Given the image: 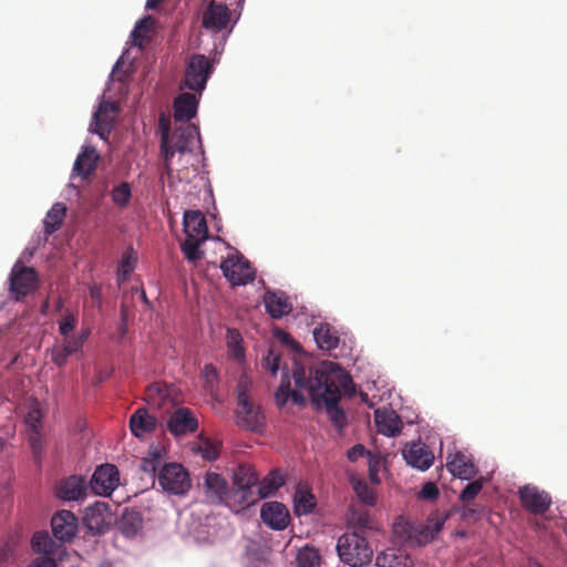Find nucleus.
<instances>
[{
	"instance_id": "obj_1",
	"label": "nucleus",
	"mask_w": 567,
	"mask_h": 567,
	"mask_svg": "<svg viewBox=\"0 0 567 567\" xmlns=\"http://www.w3.org/2000/svg\"><path fill=\"white\" fill-rule=\"evenodd\" d=\"M292 377L296 390H291L290 378L287 372L282 373L280 384L275 393L276 402L284 406L289 399L297 405H305L307 392L311 402L317 409L324 406L329 420L336 429L342 431L347 425V415L339 401L342 392L352 394L355 392L351 375L330 362L321 368H309L295 363Z\"/></svg>"
},
{
	"instance_id": "obj_2",
	"label": "nucleus",
	"mask_w": 567,
	"mask_h": 567,
	"mask_svg": "<svg viewBox=\"0 0 567 567\" xmlns=\"http://www.w3.org/2000/svg\"><path fill=\"white\" fill-rule=\"evenodd\" d=\"M183 226L186 239L181 249L188 261L195 262L203 258L199 246L208 238L206 218L199 210H188L184 214Z\"/></svg>"
},
{
	"instance_id": "obj_3",
	"label": "nucleus",
	"mask_w": 567,
	"mask_h": 567,
	"mask_svg": "<svg viewBox=\"0 0 567 567\" xmlns=\"http://www.w3.org/2000/svg\"><path fill=\"white\" fill-rule=\"evenodd\" d=\"M340 560L351 567H363L371 563L373 549L367 536L359 532H348L341 535L337 543Z\"/></svg>"
},
{
	"instance_id": "obj_4",
	"label": "nucleus",
	"mask_w": 567,
	"mask_h": 567,
	"mask_svg": "<svg viewBox=\"0 0 567 567\" xmlns=\"http://www.w3.org/2000/svg\"><path fill=\"white\" fill-rule=\"evenodd\" d=\"M249 381L246 377H241L238 381V395H237V423L239 426L258 432L264 425V415L260 412V408L254 404L247 394Z\"/></svg>"
},
{
	"instance_id": "obj_5",
	"label": "nucleus",
	"mask_w": 567,
	"mask_h": 567,
	"mask_svg": "<svg viewBox=\"0 0 567 567\" xmlns=\"http://www.w3.org/2000/svg\"><path fill=\"white\" fill-rule=\"evenodd\" d=\"M158 485L171 495L183 496L192 487L187 470L178 463L164 464L157 474Z\"/></svg>"
},
{
	"instance_id": "obj_6",
	"label": "nucleus",
	"mask_w": 567,
	"mask_h": 567,
	"mask_svg": "<svg viewBox=\"0 0 567 567\" xmlns=\"http://www.w3.org/2000/svg\"><path fill=\"white\" fill-rule=\"evenodd\" d=\"M161 151L164 157L165 165L168 166L171 159L176 152L185 153L190 151L194 142L195 127L187 126L181 131H176L172 136L169 135V126L161 124Z\"/></svg>"
},
{
	"instance_id": "obj_7",
	"label": "nucleus",
	"mask_w": 567,
	"mask_h": 567,
	"mask_svg": "<svg viewBox=\"0 0 567 567\" xmlns=\"http://www.w3.org/2000/svg\"><path fill=\"white\" fill-rule=\"evenodd\" d=\"M38 274L34 268L17 261L9 277V290L13 299L19 301L33 292L38 286Z\"/></svg>"
},
{
	"instance_id": "obj_8",
	"label": "nucleus",
	"mask_w": 567,
	"mask_h": 567,
	"mask_svg": "<svg viewBox=\"0 0 567 567\" xmlns=\"http://www.w3.org/2000/svg\"><path fill=\"white\" fill-rule=\"evenodd\" d=\"M225 278L233 286L246 285L255 279L250 262L238 251L230 252L220 264Z\"/></svg>"
},
{
	"instance_id": "obj_9",
	"label": "nucleus",
	"mask_w": 567,
	"mask_h": 567,
	"mask_svg": "<svg viewBox=\"0 0 567 567\" xmlns=\"http://www.w3.org/2000/svg\"><path fill=\"white\" fill-rule=\"evenodd\" d=\"M213 72V65L208 58L195 54L187 63L184 76V85L199 94L205 90L208 78Z\"/></svg>"
},
{
	"instance_id": "obj_10",
	"label": "nucleus",
	"mask_w": 567,
	"mask_h": 567,
	"mask_svg": "<svg viewBox=\"0 0 567 567\" xmlns=\"http://www.w3.org/2000/svg\"><path fill=\"white\" fill-rule=\"evenodd\" d=\"M257 482L258 475L251 466L241 464L237 467L234 475V485L236 488L233 491V496L238 501L240 506L244 507L255 503L256 499L251 497V488Z\"/></svg>"
},
{
	"instance_id": "obj_11",
	"label": "nucleus",
	"mask_w": 567,
	"mask_h": 567,
	"mask_svg": "<svg viewBox=\"0 0 567 567\" xmlns=\"http://www.w3.org/2000/svg\"><path fill=\"white\" fill-rule=\"evenodd\" d=\"M120 473L115 465L103 464L100 465L93 473L90 481L92 492L101 496H110L112 492L118 486Z\"/></svg>"
},
{
	"instance_id": "obj_12",
	"label": "nucleus",
	"mask_w": 567,
	"mask_h": 567,
	"mask_svg": "<svg viewBox=\"0 0 567 567\" xmlns=\"http://www.w3.org/2000/svg\"><path fill=\"white\" fill-rule=\"evenodd\" d=\"M518 496L522 506L534 515L545 514L550 505L551 497L546 491L539 489L534 485H525L518 489Z\"/></svg>"
},
{
	"instance_id": "obj_13",
	"label": "nucleus",
	"mask_w": 567,
	"mask_h": 567,
	"mask_svg": "<svg viewBox=\"0 0 567 567\" xmlns=\"http://www.w3.org/2000/svg\"><path fill=\"white\" fill-rule=\"evenodd\" d=\"M203 491L205 498L210 504H226L234 498L233 492L228 491L226 480L218 473L208 472L204 477Z\"/></svg>"
},
{
	"instance_id": "obj_14",
	"label": "nucleus",
	"mask_w": 567,
	"mask_h": 567,
	"mask_svg": "<svg viewBox=\"0 0 567 567\" xmlns=\"http://www.w3.org/2000/svg\"><path fill=\"white\" fill-rule=\"evenodd\" d=\"M118 109L113 102L103 101L94 113L91 132L97 134L102 140H107L115 124Z\"/></svg>"
},
{
	"instance_id": "obj_15",
	"label": "nucleus",
	"mask_w": 567,
	"mask_h": 567,
	"mask_svg": "<svg viewBox=\"0 0 567 567\" xmlns=\"http://www.w3.org/2000/svg\"><path fill=\"white\" fill-rule=\"evenodd\" d=\"M406 463L420 471H426L434 462V454L427 445L421 442L406 443L402 450Z\"/></svg>"
},
{
	"instance_id": "obj_16",
	"label": "nucleus",
	"mask_w": 567,
	"mask_h": 567,
	"mask_svg": "<svg viewBox=\"0 0 567 567\" xmlns=\"http://www.w3.org/2000/svg\"><path fill=\"white\" fill-rule=\"evenodd\" d=\"M229 21L230 10L221 2L210 1L203 13V27L213 32L226 29Z\"/></svg>"
},
{
	"instance_id": "obj_17",
	"label": "nucleus",
	"mask_w": 567,
	"mask_h": 567,
	"mask_svg": "<svg viewBox=\"0 0 567 567\" xmlns=\"http://www.w3.org/2000/svg\"><path fill=\"white\" fill-rule=\"evenodd\" d=\"M87 483L84 476L81 475H71L69 477L62 478L56 485V496L60 499L71 502V501H82L86 496Z\"/></svg>"
},
{
	"instance_id": "obj_18",
	"label": "nucleus",
	"mask_w": 567,
	"mask_h": 567,
	"mask_svg": "<svg viewBox=\"0 0 567 567\" xmlns=\"http://www.w3.org/2000/svg\"><path fill=\"white\" fill-rule=\"evenodd\" d=\"M51 527L54 537L61 542H70L78 530V518L71 511H60L53 515Z\"/></svg>"
},
{
	"instance_id": "obj_19",
	"label": "nucleus",
	"mask_w": 567,
	"mask_h": 567,
	"mask_svg": "<svg viewBox=\"0 0 567 567\" xmlns=\"http://www.w3.org/2000/svg\"><path fill=\"white\" fill-rule=\"evenodd\" d=\"M167 429L173 435L181 436L196 432L198 421L192 410L179 408L169 416Z\"/></svg>"
},
{
	"instance_id": "obj_20",
	"label": "nucleus",
	"mask_w": 567,
	"mask_h": 567,
	"mask_svg": "<svg viewBox=\"0 0 567 567\" xmlns=\"http://www.w3.org/2000/svg\"><path fill=\"white\" fill-rule=\"evenodd\" d=\"M260 516L262 522L276 530L285 529L290 520L287 507L279 502H268L261 507Z\"/></svg>"
},
{
	"instance_id": "obj_21",
	"label": "nucleus",
	"mask_w": 567,
	"mask_h": 567,
	"mask_svg": "<svg viewBox=\"0 0 567 567\" xmlns=\"http://www.w3.org/2000/svg\"><path fill=\"white\" fill-rule=\"evenodd\" d=\"M348 523L353 529L352 532H359L363 535L368 530L379 529L377 520L371 516L369 509L364 508L361 504H352L350 506Z\"/></svg>"
},
{
	"instance_id": "obj_22",
	"label": "nucleus",
	"mask_w": 567,
	"mask_h": 567,
	"mask_svg": "<svg viewBox=\"0 0 567 567\" xmlns=\"http://www.w3.org/2000/svg\"><path fill=\"white\" fill-rule=\"evenodd\" d=\"M446 467L453 476L461 480H471L477 474V467L473 458L463 452H456L450 455Z\"/></svg>"
},
{
	"instance_id": "obj_23",
	"label": "nucleus",
	"mask_w": 567,
	"mask_h": 567,
	"mask_svg": "<svg viewBox=\"0 0 567 567\" xmlns=\"http://www.w3.org/2000/svg\"><path fill=\"white\" fill-rule=\"evenodd\" d=\"M198 99L194 93H181L174 100V118L176 122H188L197 113Z\"/></svg>"
},
{
	"instance_id": "obj_24",
	"label": "nucleus",
	"mask_w": 567,
	"mask_h": 567,
	"mask_svg": "<svg viewBox=\"0 0 567 567\" xmlns=\"http://www.w3.org/2000/svg\"><path fill=\"white\" fill-rule=\"evenodd\" d=\"M378 431L386 436H395L401 433L402 421L394 411H380L374 413Z\"/></svg>"
},
{
	"instance_id": "obj_25",
	"label": "nucleus",
	"mask_w": 567,
	"mask_h": 567,
	"mask_svg": "<svg viewBox=\"0 0 567 567\" xmlns=\"http://www.w3.org/2000/svg\"><path fill=\"white\" fill-rule=\"evenodd\" d=\"M266 311L274 319H280L288 315L292 307L282 292L267 291L264 297Z\"/></svg>"
},
{
	"instance_id": "obj_26",
	"label": "nucleus",
	"mask_w": 567,
	"mask_h": 567,
	"mask_svg": "<svg viewBox=\"0 0 567 567\" xmlns=\"http://www.w3.org/2000/svg\"><path fill=\"white\" fill-rule=\"evenodd\" d=\"M99 159L100 155L96 150L91 146H85L74 162L73 172L86 178L95 171Z\"/></svg>"
},
{
	"instance_id": "obj_27",
	"label": "nucleus",
	"mask_w": 567,
	"mask_h": 567,
	"mask_svg": "<svg viewBox=\"0 0 567 567\" xmlns=\"http://www.w3.org/2000/svg\"><path fill=\"white\" fill-rule=\"evenodd\" d=\"M156 419L144 408L137 409L130 417V429L133 435L142 437L156 429Z\"/></svg>"
},
{
	"instance_id": "obj_28",
	"label": "nucleus",
	"mask_w": 567,
	"mask_h": 567,
	"mask_svg": "<svg viewBox=\"0 0 567 567\" xmlns=\"http://www.w3.org/2000/svg\"><path fill=\"white\" fill-rule=\"evenodd\" d=\"M313 338L321 350L331 351L339 346V336L334 328L328 323H320L315 328Z\"/></svg>"
},
{
	"instance_id": "obj_29",
	"label": "nucleus",
	"mask_w": 567,
	"mask_h": 567,
	"mask_svg": "<svg viewBox=\"0 0 567 567\" xmlns=\"http://www.w3.org/2000/svg\"><path fill=\"white\" fill-rule=\"evenodd\" d=\"M378 567H412L413 563L403 551L389 548L377 556Z\"/></svg>"
},
{
	"instance_id": "obj_30",
	"label": "nucleus",
	"mask_w": 567,
	"mask_h": 567,
	"mask_svg": "<svg viewBox=\"0 0 567 567\" xmlns=\"http://www.w3.org/2000/svg\"><path fill=\"white\" fill-rule=\"evenodd\" d=\"M118 527L126 537L135 536L143 527V518L138 511L125 508L118 522Z\"/></svg>"
},
{
	"instance_id": "obj_31",
	"label": "nucleus",
	"mask_w": 567,
	"mask_h": 567,
	"mask_svg": "<svg viewBox=\"0 0 567 567\" xmlns=\"http://www.w3.org/2000/svg\"><path fill=\"white\" fill-rule=\"evenodd\" d=\"M66 213V207L62 203H55L47 213L44 218V231L47 235H52L62 226L63 218Z\"/></svg>"
},
{
	"instance_id": "obj_32",
	"label": "nucleus",
	"mask_w": 567,
	"mask_h": 567,
	"mask_svg": "<svg viewBox=\"0 0 567 567\" xmlns=\"http://www.w3.org/2000/svg\"><path fill=\"white\" fill-rule=\"evenodd\" d=\"M165 452L163 449L156 446L151 447L147 452V455L143 457L140 468L144 473L155 475V473L164 465L162 464L164 461Z\"/></svg>"
},
{
	"instance_id": "obj_33",
	"label": "nucleus",
	"mask_w": 567,
	"mask_h": 567,
	"mask_svg": "<svg viewBox=\"0 0 567 567\" xmlns=\"http://www.w3.org/2000/svg\"><path fill=\"white\" fill-rule=\"evenodd\" d=\"M315 507V495L308 488L299 487L295 494V511L297 515L310 514Z\"/></svg>"
},
{
	"instance_id": "obj_34",
	"label": "nucleus",
	"mask_w": 567,
	"mask_h": 567,
	"mask_svg": "<svg viewBox=\"0 0 567 567\" xmlns=\"http://www.w3.org/2000/svg\"><path fill=\"white\" fill-rule=\"evenodd\" d=\"M285 484L284 477L278 471L270 472L259 484L258 495L259 498L270 497L276 491Z\"/></svg>"
},
{
	"instance_id": "obj_35",
	"label": "nucleus",
	"mask_w": 567,
	"mask_h": 567,
	"mask_svg": "<svg viewBox=\"0 0 567 567\" xmlns=\"http://www.w3.org/2000/svg\"><path fill=\"white\" fill-rule=\"evenodd\" d=\"M43 416L44 413L40 406V403L38 401L31 402L24 416L28 433L41 432L43 430Z\"/></svg>"
},
{
	"instance_id": "obj_36",
	"label": "nucleus",
	"mask_w": 567,
	"mask_h": 567,
	"mask_svg": "<svg viewBox=\"0 0 567 567\" xmlns=\"http://www.w3.org/2000/svg\"><path fill=\"white\" fill-rule=\"evenodd\" d=\"M137 264V257L133 248H127L121 259L117 270V279L124 281L133 272Z\"/></svg>"
},
{
	"instance_id": "obj_37",
	"label": "nucleus",
	"mask_w": 567,
	"mask_h": 567,
	"mask_svg": "<svg viewBox=\"0 0 567 567\" xmlns=\"http://www.w3.org/2000/svg\"><path fill=\"white\" fill-rule=\"evenodd\" d=\"M200 378L203 380V386L207 393L214 395L218 388L219 375L217 369L212 363L204 365Z\"/></svg>"
},
{
	"instance_id": "obj_38",
	"label": "nucleus",
	"mask_w": 567,
	"mask_h": 567,
	"mask_svg": "<svg viewBox=\"0 0 567 567\" xmlns=\"http://www.w3.org/2000/svg\"><path fill=\"white\" fill-rule=\"evenodd\" d=\"M353 489L363 505L374 506L377 504V493L365 481L354 482Z\"/></svg>"
},
{
	"instance_id": "obj_39",
	"label": "nucleus",
	"mask_w": 567,
	"mask_h": 567,
	"mask_svg": "<svg viewBox=\"0 0 567 567\" xmlns=\"http://www.w3.org/2000/svg\"><path fill=\"white\" fill-rule=\"evenodd\" d=\"M112 202L123 208L126 207L132 197V189L128 183L122 182L114 186L111 192Z\"/></svg>"
},
{
	"instance_id": "obj_40",
	"label": "nucleus",
	"mask_w": 567,
	"mask_h": 567,
	"mask_svg": "<svg viewBox=\"0 0 567 567\" xmlns=\"http://www.w3.org/2000/svg\"><path fill=\"white\" fill-rule=\"evenodd\" d=\"M296 561L298 567H320L319 553L308 546L298 551Z\"/></svg>"
},
{
	"instance_id": "obj_41",
	"label": "nucleus",
	"mask_w": 567,
	"mask_h": 567,
	"mask_svg": "<svg viewBox=\"0 0 567 567\" xmlns=\"http://www.w3.org/2000/svg\"><path fill=\"white\" fill-rule=\"evenodd\" d=\"M31 545L34 551L42 554L52 553L53 542L48 532H37L31 539Z\"/></svg>"
},
{
	"instance_id": "obj_42",
	"label": "nucleus",
	"mask_w": 567,
	"mask_h": 567,
	"mask_svg": "<svg viewBox=\"0 0 567 567\" xmlns=\"http://www.w3.org/2000/svg\"><path fill=\"white\" fill-rule=\"evenodd\" d=\"M28 441L35 463L40 464L44 451L43 434L41 432L28 433Z\"/></svg>"
},
{
	"instance_id": "obj_43",
	"label": "nucleus",
	"mask_w": 567,
	"mask_h": 567,
	"mask_svg": "<svg viewBox=\"0 0 567 567\" xmlns=\"http://www.w3.org/2000/svg\"><path fill=\"white\" fill-rule=\"evenodd\" d=\"M78 324V316L73 311L66 310L59 320V332L63 337H68Z\"/></svg>"
},
{
	"instance_id": "obj_44",
	"label": "nucleus",
	"mask_w": 567,
	"mask_h": 567,
	"mask_svg": "<svg viewBox=\"0 0 567 567\" xmlns=\"http://www.w3.org/2000/svg\"><path fill=\"white\" fill-rule=\"evenodd\" d=\"M151 22V18H145L140 20L134 30L131 33L133 43L135 45L142 47L143 42L146 40V34L150 31L148 23Z\"/></svg>"
},
{
	"instance_id": "obj_45",
	"label": "nucleus",
	"mask_w": 567,
	"mask_h": 567,
	"mask_svg": "<svg viewBox=\"0 0 567 567\" xmlns=\"http://www.w3.org/2000/svg\"><path fill=\"white\" fill-rule=\"evenodd\" d=\"M483 488L482 480L468 483L460 495L462 503H471L480 494Z\"/></svg>"
},
{
	"instance_id": "obj_46",
	"label": "nucleus",
	"mask_w": 567,
	"mask_h": 567,
	"mask_svg": "<svg viewBox=\"0 0 567 567\" xmlns=\"http://www.w3.org/2000/svg\"><path fill=\"white\" fill-rule=\"evenodd\" d=\"M198 451L202 456L207 461H214L219 456V444L210 440H205L199 446Z\"/></svg>"
},
{
	"instance_id": "obj_47",
	"label": "nucleus",
	"mask_w": 567,
	"mask_h": 567,
	"mask_svg": "<svg viewBox=\"0 0 567 567\" xmlns=\"http://www.w3.org/2000/svg\"><path fill=\"white\" fill-rule=\"evenodd\" d=\"M64 338L65 339H64L62 347L64 348V351H66V353L72 355L82 350L83 343L76 336L69 334L68 337H64Z\"/></svg>"
},
{
	"instance_id": "obj_48",
	"label": "nucleus",
	"mask_w": 567,
	"mask_h": 567,
	"mask_svg": "<svg viewBox=\"0 0 567 567\" xmlns=\"http://www.w3.org/2000/svg\"><path fill=\"white\" fill-rule=\"evenodd\" d=\"M279 362L280 355L270 350L264 359L262 367L264 369L269 370L272 374H276L279 370Z\"/></svg>"
},
{
	"instance_id": "obj_49",
	"label": "nucleus",
	"mask_w": 567,
	"mask_h": 567,
	"mask_svg": "<svg viewBox=\"0 0 567 567\" xmlns=\"http://www.w3.org/2000/svg\"><path fill=\"white\" fill-rule=\"evenodd\" d=\"M70 357L62 346H54L51 351V359L58 367L66 364L68 358Z\"/></svg>"
},
{
	"instance_id": "obj_50",
	"label": "nucleus",
	"mask_w": 567,
	"mask_h": 567,
	"mask_svg": "<svg viewBox=\"0 0 567 567\" xmlns=\"http://www.w3.org/2000/svg\"><path fill=\"white\" fill-rule=\"evenodd\" d=\"M439 495H440L439 488H437L436 484L433 482L425 483L420 492V497L423 499L433 501V499H436L439 497Z\"/></svg>"
},
{
	"instance_id": "obj_51",
	"label": "nucleus",
	"mask_w": 567,
	"mask_h": 567,
	"mask_svg": "<svg viewBox=\"0 0 567 567\" xmlns=\"http://www.w3.org/2000/svg\"><path fill=\"white\" fill-rule=\"evenodd\" d=\"M461 517L465 520H477L481 518V512L474 508L470 503H463Z\"/></svg>"
},
{
	"instance_id": "obj_52",
	"label": "nucleus",
	"mask_w": 567,
	"mask_h": 567,
	"mask_svg": "<svg viewBox=\"0 0 567 567\" xmlns=\"http://www.w3.org/2000/svg\"><path fill=\"white\" fill-rule=\"evenodd\" d=\"M364 453H365L364 446L362 444H357L348 451L347 455L351 462H354V461L359 460L360 457H362L364 455Z\"/></svg>"
},
{
	"instance_id": "obj_53",
	"label": "nucleus",
	"mask_w": 567,
	"mask_h": 567,
	"mask_svg": "<svg viewBox=\"0 0 567 567\" xmlns=\"http://www.w3.org/2000/svg\"><path fill=\"white\" fill-rule=\"evenodd\" d=\"M29 567H56V565L52 558L39 557L34 559Z\"/></svg>"
},
{
	"instance_id": "obj_54",
	"label": "nucleus",
	"mask_w": 567,
	"mask_h": 567,
	"mask_svg": "<svg viewBox=\"0 0 567 567\" xmlns=\"http://www.w3.org/2000/svg\"><path fill=\"white\" fill-rule=\"evenodd\" d=\"M393 530L396 535L400 536L402 540H405L409 537V534L406 533L404 526L401 523H395L393 525Z\"/></svg>"
},
{
	"instance_id": "obj_55",
	"label": "nucleus",
	"mask_w": 567,
	"mask_h": 567,
	"mask_svg": "<svg viewBox=\"0 0 567 567\" xmlns=\"http://www.w3.org/2000/svg\"><path fill=\"white\" fill-rule=\"evenodd\" d=\"M90 296L95 301H101L102 298V290L101 287L94 285L90 288Z\"/></svg>"
},
{
	"instance_id": "obj_56",
	"label": "nucleus",
	"mask_w": 567,
	"mask_h": 567,
	"mask_svg": "<svg viewBox=\"0 0 567 567\" xmlns=\"http://www.w3.org/2000/svg\"><path fill=\"white\" fill-rule=\"evenodd\" d=\"M121 317H122V324L120 327V331H121V334L124 336L127 331L126 312H125L124 308H122V310H121Z\"/></svg>"
},
{
	"instance_id": "obj_57",
	"label": "nucleus",
	"mask_w": 567,
	"mask_h": 567,
	"mask_svg": "<svg viewBox=\"0 0 567 567\" xmlns=\"http://www.w3.org/2000/svg\"><path fill=\"white\" fill-rule=\"evenodd\" d=\"M90 333H91V330L89 328H85V329H82L80 334H78L76 337L81 340V342L84 344L85 341L89 339L90 337Z\"/></svg>"
},
{
	"instance_id": "obj_58",
	"label": "nucleus",
	"mask_w": 567,
	"mask_h": 567,
	"mask_svg": "<svg viewBox=\"0 0 567 567\" xmlns=\"http://www.w3.org/2000/svg\"><path fill=\"white\" fill-rule=\"evenodd\" d=\"M234 354L236 358H240L244 355V349L238 346V341L236 340V346H235V349H234Z\"/></svg>"
},
{
	"instance_id": "obj_59",
	"label": "nucleus",
	"mask_w": 567,
	"mask_h": 567,
	"mask_svg": "<svg viewBox=\"0 0 567 567\" xmlns=\"http://www.w3.org/2000/svg\"><path fill=\"white\" fill-rule=\"evenodd\" d=\"M162 0H147L146 1V8L147 9H155Z\"/></svg>"
},
{
	"instance_id": "obj_60",
	"label": "nucleus",
	"mask_w": 567,
	"mask_h": 567,
	"mask_svg": "<svg viewBox=\"0 0 567 567\" xmlns=\"http://www.w3.org/2000/svg\"><path fill=\"white\" fill-rule=\"evenodd\" d=\"M141 297H142V300H143L145 303H148V299H147L146 293H145V291H144V290H142V292H141Z\"/></svg>"
},
{
	"instance_id": "obj_61",
	"label": "nucleus",
	"mask_w": 567,
	"mask_h": 567,
	"mask_svg": "<svg viewBox=\"0 0 567 567\" xmlns=\"http://www.w3.org/2000/svg\"><path fill=\"white\" fill-rule=\"evenodd\" d=\"M4 440L2 437H0V452L2 451L3 446H4Z\"/></svg>"
},
{
	"instance_id": "obj_62",
	"label": "nucleus",
	"mask_w": 567,
	"mask_h": 567,
	"mask_svg": "<svg viewBox=\"0 0 567 567\" xmlns=\"http://www.w3.org/2000/svg\"><path fill=\"white\" fill-rule=\"evenodd\" d=\"M528 567H543L538 563H530Z\"/></svg>"
},
{
	"instance_id": "obj_63",
	"label": "nucleus",
	"mask_w": 567,
	"mask_h": 567,
	"mask_svg": "<svg viewBox=\"0 0 567 567\" xmlns=\"http://www.w3.org/2000/svg\"><path fill=\"white\" fill-rule=\"evenodd\" d=\"M372 481H374L375 483H379V480L377 477H372Z\"/></svg>"
}]
</instances>
